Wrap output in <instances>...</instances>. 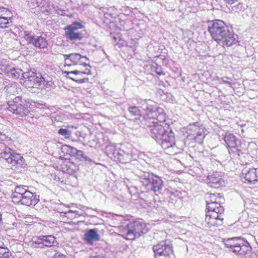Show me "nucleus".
I'll return each mask as SVG.
<instances>
[{
    "mask_svg": "<svg viewBox=\"0 0 258 258\" xmlns=\"http://www.w3.org/2000/svg\"><path fill=\"white\" fill-rule=\"evenodd\" d=\"M151 137L159 143L162 149L169 155H175L178 153L175 145V137L169 124L166 121L154 122L149 125Z\"/></svg>",
    "mask_w": 258,
    "mask_h": 258,
    "instance_id": "f257e3e1",
    "label": "nucleus"
},
{
    "mask_svg": "<svg viewBox=\"0 0 258 258\" xmlns=\"http://www.w3.org/2000/svg\"><path fill=\"white\" fill-rule=\"evenodd\" d=\"M25 75L26 78L23 85L27 89L36 88L48 91L53 88L52 79L46 74L42 76L35 72H29L25 73Z\"/></svg>",
    "mask_w": 258,
    "mask_h": 258,
    "instance_id": "f03ea898",
    "label": "nucleus"
},
{
    "mask_svg": "<svg viewBox=\"0 0 258 258\" xmlns=\"http://www.w3.org/2000/svg\"><path fill=\"white\" fill-rule=\"evenodd\" d=\"M119 235L126 240H133L147 233L148 228L142 221H135L118 228Z\"/></svg>",
    "mask_w": 258,
    "mask_h": 258,
    "instance_id": "7ed1b4c3",
    "label": "nucleus"
},
{
    "mask_svg": "<svg viewBox=\"0 0 258 258\" xmlns=\"http://www.w3.org/2000/svg\"><path fill=\"white\" fill-rule=\"evenodd\" d=\"M10 111L21 117H32L33 112L31 103L20 96H17L8 103Z\"/></svg>",
    "mask_w": 258,
    "mask_h": 258,
    "instance_id": "20e7f679",
    "label": "nucleus"
},
{
    "mask_svg": "<svg viewBox=\"0 0 258 258\" xmlns=\"http://www.w3.org/2000/svg\"><path fill=\"white\" fill-rule=\"evenodd\" d=\"M223 243L229 251L236 254L244 255L250 251V247L248 243H245L241 237L224 239Z\"/></svg>",
    "mask_w": 258,
    "mask_h": 258,
    "instance_id": "39448f33",
    "label": "nucleus"
},
{
    "mask_svg": "<svg viewBox=\"0 0 258 258\" xmlns=\"http://www.w3.org/2000/svg\"><path fill=\"white\" fill-rule=\"evenodd\" d=\"M145 112V119L149 122L154 124L161 121H166L167 116L164 110L153 101H149Z\"/></svg>",
    "mask_w": 258,
    "mask_h": 258,
    "instance_id": "423d86ee",
    "label": "nucleus"
},
{
    "mask_svg": "<svg viewBox=\"0 0 258 258\" xmlns=\"http://www.w3.org/2000/svg\"><path fill=\"white\" fill-rule=\"evenodd\" d=\"M145 112V119L149 122L154 124L161 121H166L167 116L164 110L153 101H149Z\"/></svg>",
    "mask_w": 258,
    "mask_h": 258,
    "instance_id": "0eeeda50",
    "label": "nucleus"
},
{
    "mask_svg": "<svg viewBox=\"0 0 258 258\" xmlns=\"http://www.w3.org/2000/svg\"><path fill=\"white\" fill-rule=\"evenodd\" d=\"M153 250L155 257L172 258L174 256L173 244L169 239L161 241L153 245Z\"/></svg>",
    "mask_w": 258,
    "mask_h": 258,
    "instance_id": "6e6552de",
    "label": "nucleus"
},
{
    "mask_svg": "<svg viewBox=\"0 0 258 258\" xmlns=\"http://www.w3.org/2000/svg\"><path fill=\"white\" fill-rule=\"evenodd\" d=\"M206 209L218 210L219 212H224L223 204L225 199L221 194L208 193L205 197Z\"/></svg>",
    "mask_w": 258,
    "mask_h": 258,
    "instance_id": "1a4fd4ad",
    "label": "nucleus"
},
{
    "mask_svg": "<svg viewBox=\"0 0 258 258\" xmlns=\"http://www.w3.org/2000/svg\"><path fill=\"white\" fill-rule=\"evenodd\" d=\"M91 66H87V67L80 68L79 70L74 71H64L67 77L74 82L79 84L87 82L89 79L85 77L86 75L91 74Z\"/></svg>",
    "mask_w": 258,
    "mask_h": 258,
    "instance_id": "9d476101",
    "label": "nucleus"
},
{
    "mask_svg": "<svg viewBox=\"0 0 258 258\" xmlns=\"http://www.w3.org/2000/svg\"><path fill=\"white\" fill-rule=\"evenodd\" d=\"M1 157L7 162L12 166H21L24 162V159L19 153H17L10 148L6 147L1 153Z\"/></svg>",
    "mask_w": 258,
    "mask_h": 258,
    "instance_id": "9b49d317",
    "label": "nucleus"
},
{
    "mask_svg": "<svg viewBox=\"0 0 258 258\" xmlns=\"http://www.w3.org/2000/svg\"><path fill=\"white\" fill-rule=\"evenodd\" d=\"M207 210L205 222L208 227H218L223 224L224 218L222 214L224 212L218 213V210Z\"/></svg>",
    "mask_w": 258,
    "mask_h": 258,
    "instance_id": "f8f14e48",
    "label": "nucleus"
},
{
    "mask_svg": "<svg viewBox=\"0 0 258 258\" xmlns=\"http://www.w3.org/2000/svg\"><path fill=\"white\" fill-rule=\"evenodd\" d=\"M79 66V68L90 66L88 58L79 53H71L68 55L64 59V67Z\"/></svg>",
    "mask_w": 258,
    "mask_h": 258,
    "instance_id": "ddd939ff",
    "label": "nucleus"
},
{
    "mask_svg": "<svg viewBox=\"0 0 258 258\" xmlns=\"http://www.w3.org/2000/svg\"><path fill=\"white\" fill-rule=\"evenodd\" d=\"M143 185L148 191L155 192L159 191L162 188L163 181L158 176L152 175L142 181Z\"/></svg>",
    "mask_w": 258,
    "mask_h": 258,
    "instance_id": "4468645a",
    "label": "nucleus"
},
{
    "mask_svg": "<svg viewBox=\"0 0 258 258\" xmlns=\"http://www.w3.org/2000/svg\"><path fill=\"white\" fill-rule=\"evenodd\" d=\"M83 25L81 23L74 22L71 25L67 26L64 28L65 35L71 40H80L83 38V34L81 32H75L76 30L81 29Z\"/></svg>",
    "mask_w": 258,
    "mask_h": 258,
    "instance_id": "2eb2a0df",
    "label": "nucleus"
},
{
    "mask_svg": "<svg viewBox=\"0 0 258 258\" xmlns=\"http://www.w3.org/2000/svg\"><path fill=\"white\" fill-rule=\"evenodd\" d=\"M241 174L245 183L254 185L258 182V168L244 169Z\"/></svg>",
    "mask_w": 258,
    "mask_h": 258,
    "instance_id": "dca6fc26",
    "label": "nucleus"
},
{
    "mask_svg": "<svg viewBox=\"0 0 258 258\" xmlns=\"http://www.w3.org/2000/svg\"><path fill=\"white\" fill-rule=\"evenodd\" d=\"M207 183L212 188H219L224 186V181L218 172L210 173L207 177Z\"/></svg>",
    "mask_w": 258,
    "mask_h": 258,
    "instance_id": "f3484780",
    "label": "nucleus"
},
{
    "mask_svg": "<svg viewBox=\"0 0 258 258\" xmlns=\"http://www.w3.org/2000/svg\"><path fill=\"white\" fill-rule=\"evenodd\" d=\"M226 23L219 19H216L211 21L208 26V31L209 32L212 39L218 34L220 31L223 30L224 26H225Z\"/></svg>",
    "mask_w": 258,
    "mask_h": 258,
    "instance_id": "a211bd4d",
    "label": "nucleus"
},
{
    "mask_svg": "<svg viewBox=\"0 0 258 258\" xmlns=\"http://www.w3.org/2000/svg\"><path fill=\"white\" fill-rule=\"evenodd\" d=\"M238 42V35L235 34L233 31L230 29L218 42V44L223 47H229Z\"/></svg>",
    "mask_w": 258,
    "mask_h": 258,
    "instance_id": "6ab92c4d",
    "label": "nucleus"
},
{
    "mask_svg": "<svg viewBox=\"0 0 258 258\" xmlns=\"http://www.w3.org/2000/svg\"><path fill=\"white\" fill-rule=\"evenodd\" d=\"M224 140L228 148L231 150L236 149L238 151L240 150L239 149L241 145L240 141L232 134L226 133L224 137Z\"/></svg>",
    "mask_w": 258,
    "mask_h": 258,
    "instance_id": "aec40b11",
    "label": "nucleus"
},
{
    "mask_svg": "<svg viewBox=\"0 0 258 258\" xmlns=\"http://www.w3.org/2000/svg\"><path fill=\"white\" fill-rule=\"evenodd\" d=\"M39 201V196L28 190L27 192L24 194V198L20 203L23 205L30 206L35 205Z\"/></svg>",
    "mask_w": 258,
    "mask_h": 258,
    "instance_id": "412c9836",
    "label": "nucleus"
},
{
    "mask_svg": "<svg viewBox=\"0 0 258 258\" xmlns=\"http://www.w3.org/2000/svg\"><path fill=\"white\" fill-rule=\"evenodd\" d=\"M27 191L28 190L22 185L17 186L12 193V202L15 204H20L24 198V194H25Z\"/></svg>",
    "mask_w": 258,
    "mask_h": 258,
    "instance_id": "4be33fe9",
    "label": "nucleus"
},
{
    "mask_svg": "<svg viewBox=\"0 0 258 258\" xmlns=\"http://www.w3.org/2000/svg\"><path fill=\"white\" fill-rule=\"evenodd\" d=\"M27 40L37 48L43 49L46 48L48 45L47 40L42 36H28Z\"/></svg>",
    "mask_w": 258,
    "mask_h": 258,
    "instance_id": "5701e85b",
    "label": "nucleus"
},
{
    "mask_svg": "<svg viewBox=\"0 0 258 258\" xmlns=\"http://www.w3.org/2000/svg\"><path fill=\"white\" fill-rule=\"evenodd\" d=\"M60 214L64 222L69 223H71L74 219L78 218L81 216V214L76 210H69L64 212H61Z\"/></svg>",
    "mask_w": 258,
    "mask_h": 258,
    "instance_id": "b1692460",
    "label": "nucleus"
},
{
    "mask_svg": "<svg viewBox=\"0 0 258 258\" xmlns=\"http://www.w3.org/2000/svg\"><path fill=\"white\" fill-rule=\"evenodd\" d=\"M84 239L88 243L92 244L94 241H98L100 240V235L97 233L96 229H90L85 233Z\"/></svg>",
    "mask_w": 258,
    "mask_h": 258,
    "instance_id": "393cba45",
    "label": "nucleus"
},
{
    "mask_svg": "<svg viewBox=\"0 0 258 258\" xmlns=\"http://www.w3.org/2000/svg\"><path fill=\"white\" fill-rule=\"evenodd\" d=\"M61 169L63 172L72 174L75 173V170L73 168L74 166L73 162L70 160H65L62 161L61 164Z\"/></svg>",
    "mask_w": 258,
    "mask_h": 258,
    "instance_id": "a878e982",
    "label": "nucleus"
},
{
    "mask_svg": "<svg viewBox=\"0 0 258 258\" xmlns=\"http://www.w3.org/2000/svg\"><path fill=\"white\" fill-rule=\"evenodd\" d=\"M67 128H61L58 131V133L59 135H60L63 136L66 139H69L72 137V132L70 130V128H75L77 129V127L74 125H68L67 126Z\"/></svg>",
    "mask_w": 258,
    "mask_h": 258,
    "instance_id": "bb28decb",
    "label": "nucleus"
},
{
    "mask_svg": "<svg viewBox=\"0 0 258 258\" xmlns=\"http://www.w3.org/2000/svg\"><path fill=\"white\" fill-rule=\"evenodd\" d=\"M21 72V70H16L10 66L6 75L9 77L17 79L20 77Z\"/></svg>",
    "mask_w": 258,
    "mask_h": 258,
    "instance_id": "cd10ccee",
    "label": "nucleus"
},
{
    "mask_svg": "<svg viewBox=\"0 0 258 258\" xmlns=\"http://www.w3.org/2000/svg\"><path fill=\"white\" fill-rule=\"evenodd\" d=\"M43 245L45 246L50 247L55 242V237L52 235H43Z\"/></svg>",
    "mask_w": 258,
    "mask_h": 258,
    "instance_id": "c85d7f7f",
    "label": "nucleus"
},
{
    "mask_svg": "<svg viewBox=\"0 0 258 258\" xmlns=\"http://www.w3.org/2000/svg\"><path fill=\"white\" fill-rule=\"evenodd\" d=\"M10 67L7 60H0V74H7Z\"/></svg>",
    "mask_w": 258,
    "mask_h": 258,
    "instance_id": "c756f323",
    "label": "nucleus"
},
{
    "mask_svg": "<svg viewBox=\"0 0 258 258\" xmlns=\"http://www.w3.org/2000/svg\"><path fill=\"white\" fill-rule=\"evenodd\" d=\"M128 111L132 116H135L136 119L140 117L141 116V110L137 106H131L128 109Z\"/></svg>",
    "mask_w": 258,
    "mask_h": 258,
    "instance_id": "7c9ffc66",
    "label": "nucleus"
},
{
    "mask_svg": "<svg viewBox=\"0 0 258 258\" xmlns=\"http://www.w3.org/2000/svg\"><path fill=\"white\" fill-rule=\"evenodd\" d=\"M230 30L229 26L226 24L225 26H224L223 30L214 38L213 39L217 43L222 39V38L227 33V32Z\"/></svg>",
    "mask_w": 258,
    "mask_h": 258,
    "instance_id": "2f4dec72",
    "label": "nucleus"
},
{
    "mask_svg": "<svg viewBox=\"0 0 258 258\" xmlns=\"http://www.w3.org/2000/svg\"><path fill=\"white\" fill-rule=\"evenodd\" d=\"M11 12L8 9L0 8V18L9 19V18H11Z\"/></svg>",
    "mask_w": 258,
    "mask_h": 258,
    "instance_id": "473e14b6",
    "label": "nucleus"
},
{
    "mask_svg": "<svg viewBox=\"0 0 258 258\" xmlns=\"http://www.w3.org/2000/svg\"><path fill=\"white\" fill-rule=\"evenodd\" d=\"M11 254L5 245L0 248V258H11Z\"/></svg>",
    "mask_w": 258,
    "mask_h": 258,
    "instance_id": "72a5a7b5",
    "label": "nucleus"
},
{
    "mask_svg": "<svg viewBox=\"0 0 258 258\" xmlns=\"http://www.w3.org/2000/svg\"><path fill=\"white\" fill-rule=\"evenodd\" d=\"M192 130L195 132L194 135H196L195 138L198 136H202L204 132V130L202 127L196 125L195 124H194Z\"/></svg>",
    "mask_w": 258,
    "mask_h": 258,
    "instance_id": "f704fd0d",
    "label": "nucleus"
},
{
    "mask_svg": "<svg viewBox=\"0 0 258 258\" xmlns=\"http://www.w3.org/2000/svg\"><path fill=\"white\" fill-rule=\"evenodd\" d=\"M33 242L34 244H36V246L37 245V247H43L44 246L43 235L34 238Z\"/></svg>",
    "mask_w": 258,
    "mask_h": 258,
    "instance_id": "c9c22d12",
    "label": "nucleus"
},
{
    "mask_svg": "<svg viewBox=\"0 0 258 258\" xmlns=\"http://www.w3.org/2000/svg\"><path fill=\"white\" fill-rule=\"evenodd\" d=\"M64 150H66V153L69 154L71 156L75 155L77 149L70 145H65Z\"/></svg>",
    "mask_w": 258,
    "mask_h": 258,
    "instance_id": "e433bc0d",
    "label": "nucleus"
},
{
    "mask_svg": "<svg viewBox=\"0 0 258 258\" xmlns=\"http://www.w3.org/2000/svg\"><path fill=\"white\" fill-rule=\"evenodd\" d=\"M9 23L8 19L0 18V28H5L8 27L7 25Z\"/></svg>",
    "mask_w": 258,
    "mask_h": 258,
    "instance_id": "4c0bfd02",
    "label": "nucleus"
},
{
    "mask_svg": "<svg viewBox=\"0 0 258 258\" xmlns=\"http://www.w3.org/2000/svg\"><path fill=\"white\" fill-rule=\"evenodd\" d=\"M75 154L76 155L77 159H78L79 160H82L85 158L84 152L81 150L77 149Z\"/></svg>",
    "mask_w": 258,
    "mask_h": 258,
    "instance_id": "58836bf2",
    "label": "nucleus"
},
{
    "mask_svg": "<svg viewBox=\"0 0 258 258\" xmlns=\"http://www.w3.org/2000/svg\"><path fill=\"white\" fill-rule=\"evenodd\" d=\"M51 258H67L66 255L59 252L55 253Z\"/></svg>",
    "mask_w": 258,
    "mask_h": 258,
    "instance_id": "ea45409f",
    "label": "nucleus"
},
{
    "mask_svg": "<svg viewBox=\"0 0 258 258\" xmlns=\"http://www.w3.org/2000/svg\"><path fill=\"white\" fill-rule=\"evenodd\" d=\"M224 3L228 5H232L239 2V0H223Z\"/></svg>",
    "mask_w": 258,
    "mask_h": 258,
    "instance_id": "a19ab883",
    "label": "nucleus"
},
{
    "mask_svg": "<svg viewBox=\"0 0 258 258\" xmlns=\"http://www.w3.org/2000/svg\"><path fill=\"white\" fill-rule=\"evenodd\" d=\"M155 73L159 76L165 75V73L163 72L162 69L161 67L156 68Z\"/></svg>",
    "mask_w": 258,
    "mask_h": 258,
    "instance_id": "79ce46f5",
    "label": "nucleus"
},
{
    "mask_svg": "<svg viewBox=\"0 0 258 258\" xmlns=\"http://www.w3.org/2000/svg\"><path fill=\"white\" fill-rule=\"evenodd\" d=\"M5 245L4 242L0 240V248L4 246Z\"/></svg>",
    "mask_w": 258,
    "mask_h": 258,
    "instance_id": "37998d69",
    "label": "nucleus"
}]
</instances>
